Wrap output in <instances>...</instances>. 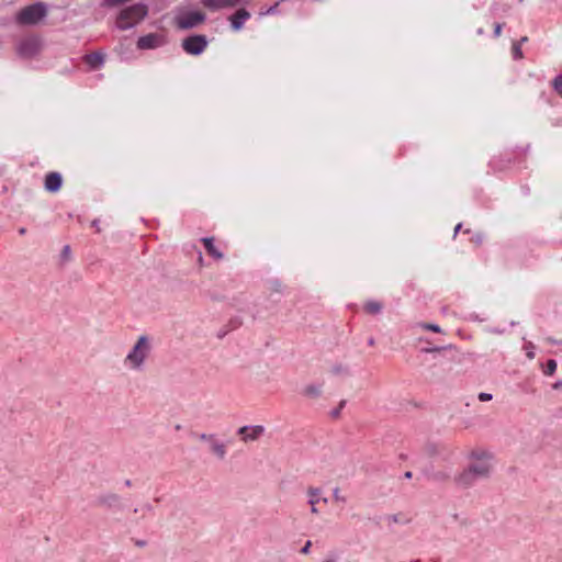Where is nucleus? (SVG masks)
<instances>
[{"label": "nucleus", "mask_w": 562, "mask_h": 562, "mask_svg": "<svg viewBox=\"0 0 562 562\" xmlns=\"http://www.w3.org/2000/svg\"><path fill=\"white\" fill-rule=\"evenodd\" d=\"M420 327L426 329V330L434 331V333H440L441 331V328L438 325H436V324L423 323V324H420Z\"/></svg>", "instance_id": "nucleus-23"}, {"label": "nucleus", "mask_w": 562, "mask_h": 562, "mask_svg": "<svg viewBox=\"0 0 562 562\" xmlns=\"http://www.w3.org/2000/svg\"><path fill=\"white\" fill-rule=\"evenodd\" d=\"M63 183V179L60 173L58 172H49L45 177L44 187L48 192H57Z\"/></svg>", "instance_id": "nucleus-15"}, {"label": "nucleus", "mask_w": 562, "mask_h": 562, "mask_svg": "<svg viewBox=\"0 0 562 562\" xmlns=\"http://www.w3.org/2000/svg\"><path fill=\"white\" fill-rule=\"evenodd\" d=\"M19 233H20L21 235H24V234L26 233V229H25L24 227H22V228H20V229H19Z\"/></svg>", "instance_id": "nucleus-40"}, {"label": "nucleus", "mask_w": 562, "mask_h": 562, "mask_svg": "<svg viewBox=\"0 0 562 562\" xmlns=\"http://www.w3.org/2000/svg\"><path fill=\"white\" fill-rule=\"evenodd\" d=\"M321 393H322V389L319 385L311 384L304 389V394L310 397H318L321 395Z\"/></svg>", "instance_id": "nucleus-19"}, {"label": "nucleus", "mask_w": 562, "mask_h": 562, "mask_svg": "<svg viewBox=\"0 0 562 562\" xmlns=\"http://www.w3.org/2000/svg\"><path fill=\"white\" fill-rule=\"evenodd\" d=\"M241 0H201L202 4L211 11L232 9L237 7Z\"/></svg>", "instance_id": "nucleus-12"}, {"label": "nucleus", "mask_w": 562, "mask_h": 562, "mask_svg": "<svg viewBox=\"0 0 562 562\" xmlns=\"http://www.w3.org/2000/svg\"><path fill=\"white\" fill-rule=\"evenodd\" d=\"M47 14V7L43 2H35L23 8L16 15V21L23 25H35Z\"/></svg>", "instance_id": "nucleus-4"}, {"label": "nucleus", "mask_w": 562, "mask_h": 562, "mask_svg": "<svg viewBox=\"0 0 562 562\" xmlns=\"http://www.w3.org/2000/svg\"><path fill=\"white\" fill-rule=\"evenodd\" d=\"M333 496H334L335 501H337V502H342V503L346 502L345 497H342L340 495L339 488H337V487L333 491Z\"/></svg>", "instance_id": "nucleus-27"}, {"label": "nucleus", "mask_w": 562, "mask_h": 562, "mask_svg": "<svg viewBox=\"0 0 562 562\" xmlns=\"http://www.w3.org/2000/svg\"><path fill=\"white\" fill-rule=\"evenodd\" d=\"M151 352V340L147 335L137 338L130 351L126 353L123 363L133 372H142Z\"/></svg>", "instance_id": "nucleus-2"}, {"label": "nucleus", "mask_w": 562, "mask_h": 562, "mask_svg": "<svg viewBox=\"0 0 562 562\" xmlns=\"http://www.w3.org/2000/svg\"><path fill=\"white\" fill-rule=\"evenodd\" d=\"M181 46L187 54L198 56L207 47V38L202 34L191 35L182 41Z\"/></svg>", "instance_id": "nucleus-7"}, {"label": "nucleus", "mask_w": 562, "mask_h": 562, "mask_svg": "<svg viewBox=\"0 0 562 562\" xmlns=\"http://www.w3.org/2000/svg\"><path fill=\"white\" fill-rule=\"evenodd\" d=\"M513 55L515 59L522 58V50L519 44H515L513 47Z\"/></svg>", "instance_id": "nucleus-26"}, {"label": "nucleus", "mask_w": 562, "mask_h": 562, "mask_svg": "<svg viewBox=\"0 0 562 562\" xmlns=\"http://www.w3.org/2000/svg\"><path fill=\"white\" fill-rule=\"evenodd\" d=\"M389 520H391L393 522H398L400 521V519H398V517L396 515L390 516Z\"/></svg>", "instance_id": "nucleus-36"}, {"label": "nucleus", "mask_w": 562, "mask_h": 562, "mask_svg": "<svg viewBox=\"0 0 562 562\" xmlns=\"http://www.w3.org/2000/svg\"><path fill=\"white\" fill-rule=\"evenodd\" d=\"M42 49V41L40 37H26L18 44L16 50L19 56L23 58H32Z\"/></svg>", "instance_id": "nucleus-9"}, {"label": "nucleus", "mask_w": 562, "mask_h": 562, "mask_svg": "<svg viewBox=\"0 0 562 562\" xmlns=\"http://www.w3.org/2000/svg\"><path fill=\"white\" fill-rule=\"evenodd\" d=\"M198 438L207 445V450L217 460H224L227 454V447L215 434H200Z\"/></svg>", "instance_id": "nucleus-6"}, {"label": "nucleus", "mask_w": 562, "mask_h": 562, "mask_svg": "<svg viewBox=\"0 0 562 562\" xmlns=\"http://www.w3.org/2000/svg\"><path fill=\"white\" fill-rule=\"evenodd\" d=\"M382 304L378 301H368L366 304H364V310L366 312H368L369 314H379L381 313L382 311Z\"/></svg>", "instance_id": "nucleus-18"}, {"label": "nucleus", "mask_w": 562, "mask_h": 562, "mask_svg": "<svg viewBox=\"0 0 562 562\" xmlns=\"http://www.w3.org/2000/svg\"><path fill=\"white\" fill-rule=\"evenodd\" d=\"M412 562H420V560H414V561H412Z\"/></svg>", "instance_id": "nucleus-45"}, {"label": "nucleus", "mask_w": 562, "mask_h": 562, "mask_svg": "<svg viewBox=\"0 0 562 562\" xmlns=\"http://www.w3.org/2000/svg\"><path fill=\"white\" fill-rule=\"evenodd\" d=\"M306 494H307V497H308L307 503L311 506V513L314 514V515H317L319 512H318L316 505L319 502H323V503L326 504L328 502V499L326 497H322V491L318 487H312V486L308 487L307 491H306Z\"/></svg>", "instance_id": "nucleus-13"}, {"label": "nucleus", "mask_w": 562, "mask_h": 562, "mask_svg": "<svg viewBox=\"0 0 562 562\" xmlns=\"http://www.w3.org/2000/svg\"><path fill=\"white\" fill-rule=\"evenodd\" d=\"M488 331H490V333H493V334H498V335H501V334H503V333H504V330H503V329H499V328H492V329H490Z\"/></svg>", "instance_id": "nucleus-35"}, {"label": "nucleus", "mask_w": 562, "mask_h": 562, "mask_svg": "<svg viewBox=\"0 0 562 562\" xmlns=\"http://www.w3.org/2000/svg\"><path fill=\"white\" fill-rule=\"evenodd\" d=\"M526 41H527V37H522V38L520 40V42H521V43H525Z\"/></svg>", "instance_id": "nucleus-44"}, {"label": "nucleus", "mask_w": 562, "mask_h": 562, "mask_svg": "<svg viewBox=\"0 0 562 562\" xmlns=\"http://www.w3.org/2000/svg\"><path fill=\"white\" fill-rule=\"evenodd\" d=\"M70 254V247L66 245L63 249V256L68 257Z\"/></svg>", "instance_id": "nucleus-34"}, {"label": "nucleus", "mask_w": 562, "mask_h": 562, "mask_svg": "<svg viewBox=\"0 0 562 562\" xmlns=\"http://www.w3.org/2000/svg\"><path fill=\"white\" fill-rule=\"evenodd\" d=\"M266 429L262 425L243 426L238 428L237 434L240 436L243 442H251L258 440Z\"/></svg>", "instance_id": "nucleus-10"}, {"label": "nucleus", "mask_w": 562, "mask_h": 562, "mask_svg": "<svg viewBox=\"0 0 562 562\" xmlns=\"http://www.w3.org/2000/svg\"><path fill=\"white\" fill-rule=\"evenodd\" d=\"M404 475H405V477L411 479L412 477V472H406Z\"/></svg>", "instance_id": "nucleus-42"}, {"label": "nucleus", "mask_w": 562, "mask_h": 562, "mask_svg": "<svg viewBox=\"0 0 562 562\" xmlns=\"http://www.w3.org/2000/svg\"><path fill=\"white\" fill-rule=\"evenodd\" d=\"M368 344H369L370 346H373V345H374V339H373V338H370V339H369V341H368Z\"/></svg>", "instance_id": "nucleus-41"}, {"label": "nucleus", "mask_w": 562, "mask_h": 562, "mask_svg": "<svg viewBox=\"0 0 562 562\" xmlns=\"http://www.w3.org/2000/svg\"><path fill=\"white\" fill-rule=\"evenodd\" d=\"M205 19V14L200 11L178 10L175 15V23L180 30H190L202 24Z\"/></svg>", "instance_id": "nucleus-5"}, {"label": "nucleus", "mask_w": 562, "mask_h": 562, "mask_svg": "<svg viewBox=\"0 0 562 562\" xmlns=\"http://www.w3.org/2000/svg\"><path fill=\"white\" fill-rule=\"evenodd\" d=\"M442 349H443V347H429V348H424L423 351L426 353H431V352L440 351Z\"/></svg>", "instance_id": "nucleus-30"}, {"label": "nucleus", "mask_w": 562, "mask_h": 562, "mask_svg": "<svg viewBox=\"0 0 562 562\" xmlns=\"http://www.w3.org/2000/svg\"><path fill=\"white\" fill-rule=\"evenodd\" d=\"M479 400L481 402L491 401L492 400V394L482 392V393L479 394Z\"/></svg>", "instance_id": "nucleus-29"}, {"label": "nucleus", "mask_w": 562, "mask_h": 562, "mask_svg": "<svg viewBox=\"0 0 562 562\" xmlns=\"http://www.w3.org/2000/svg\"><path fill=\"white\" fill-rule=\"evenodd\" d=\"M323 562H335V561H334V560H331V559H326V560H324Z\"/></svg>", "instance_id": "nucleus-43"}, {"label": "nucleus", "mask_w": 562, "mask_h": 562, "mask_svg": "<svg viewBox=\"0 0 562 562\" xmlns=\"http://www.w3.org/2000/svg\"><path fill=\"white\" fill-rule=\"evenodd\" d=\"M461 226L462 225L460 223L456 226V228H454V236L458 234V232L460 231Z\"/></svg>", "instance_id": "nucleus-39"}, {"label": "nucleus", "mask_w": 562, "mask_h": 562, "mask_svg": "<svg viewBox=\"0 0 562 562\" xmlns=\"http://www.w3.org/2000/svg\"><path fill=\"white\" fill-rule=\"evenodd\" d=\"M502 32V24L497 23L494 29L495 36H499Z\"/></svg>", "instance_id": "nucleus-32"}, {"label": "nucleus", "mask_w": 562, "mask_h": 562, "mask_svg": "<svg viewBox=\"0 0 562 562\" xmlns=\"http://www.w3.org/2000/svg\"><path fill=\"white\" fill-rule=\"evenodd\" d=\"M168 38L164 33H148L138 37L136 46L140 50L156 49L165 46Z\"/></svg>", "instance_id": "nucleus-8"}, {"label": "nucleus", "mask_w": 562, "mask_h": 562, "mask_svg": "<svg viewBox=\"0 0 562 562\" xmlns=\"http://www.w3.org/2000/svg\"><path fill=\"white\" fill-rule=\"evenodd\" d=\"M345 371H346V369H345V368H342V367H340V366H339V367H334V368H333V372H334V373H336V374L342 373V372H345Z\"/></svg>", "instance_id": "nucleus-33"}, {"label": "nucleus", "mask_w": 562, "mask_h": 562, "mask_svg": "<svg viewBox=\"0 0 562 562\" xmlns=\"http://www.w3.org/2000/svg\"><path fill=\"white\" fill-rule=\"evenodd\" d=\"M92 226H93V227H97V231H98V232L100 231V228H99V221H98V220H94V221L92 222Z\"/></svg>", "instance_id": "nucleus-37"}, {"label": "nucleus", "mask_w": 562, "mask_h": 562, "mask_svg": "<svg viewBox=\"0 0 562 562\" xmlns=\"http://www.w3.org/2000/svg\"><path fill=\"white\" fill-rule=\"evenodd\" d=\"M130 1L131 0H103V4L106 7H116L119 4H123Z\"/></svg>", "instance_id": "nucleus-25"}, {"label": "nucleus", "mask_w": 562, "mask_h": 562, "mask_svg": "<svg viewBox=\"0 0 562 562\" xmlns=\"http://www.w3.org/2000/svg\"><path fill=\"white\" fill-rule=\"evenodd\" d=\"M278 7H279V2H277L274 5L270 7L266 12H263L262 14L265 15H269V14H274L278 12Z\"/></svg>", "instance_id": "nucleus-28"}, {"label": "nucleus", "mask_w": 562, "mask_h": 562, "mask_svg": "<svg viewBox=\"0 0 562 562\" xmlns=\"http://www.w3.org/2000/svg\"><path fill=\"white\" fill-rule=\"evenodd\" d=\"M553 88L557 92L559 93H562V74L558 75L554 79H553Z\"/></svg>", "instance_id": "nucleus-22"}, {"label": "nucleus", "mask_w": 562, "mask_h": 562, "mask_svg": "<svg viewBox=\"0 0 562 562\" xmlns=\"http://www.w3.org/2000/svg\"><path fill=\"white\" fill-rule=\"evenodd\" d=\"M148 15V5L138 2L122 9L116 18V27L126 31L139 24Z\"/></svg>", "instance_id": "nucleus-3"}, {"label": "nucleus", "mask_w": 562, "mask_h": 562, "mask_svg": "<svg viewBox=\"0 0 562 562\" xmlns=\"http://www.w3.org/2000/svg\"><path fill=\"white\" fill-rule=\"evenodd\" d=\"M202 241H203L207 252L211 256H213L216 259H222L223 258V254L221 251H218V249L215 247L214 240H213L212 237L202 238Z\"/></svg>", "instance_id": "nucleus-17"}, {"label": "nucleus", "mask_w": 562, "mask_h": 562, "mask_svg": "<svg viewBox=\"0 0 562 562\" xmlns=\"http://www.w3.org/2000/svg\"><path fill=\"white\" fill-rule=\"evenodd\" d=\"M553 387H554V389H560V387H562V381H558V382H555V383L553 384Z\"/></svg>", "instance_id": "nucleus-38"}, {"label": "nucleus", "mask_w": 562, "mask_h": 562, "mask_svg": "<svg viewBox=\"0 0 562 562\" xmlns=\"http://www.w3.org/2000/svg\"><path fill=\"white\" fill-rule=\"evenodd\" d=\"M85 59H86V63L92 69H98V68L102 67L104 64V55L102 53H92V54L86 55Z\"/></svg>", "instance_id": "nucleus-16"}, {"label": "nucleus", "mask_w": 562, "mask_h": 562, "mask_svg": "<svg viewBox=\"0 0 562 562\" xmlns=\"http://www.w3.org/2000/svg\"><path fill=\"white\" fill-rule=\"evenodd\" d=\"M494 457L483 449L473 450L469 454V463L454 477V482L462 488L473 486L477 481L487 479L493 470Z\"/></svg>", "instance_id": "nucleus-1"}, {"label": "nucleus", "mask_w": 562, "mask_h": 562, "mask_svg": "<svg viewBox=\"0 0 562 562\" xmlns=\"http://www.w3.org/2000/svg\"><path fill=\"white\" fill-rule=\"evenodd\" d=\"M525 350H526V355L529 359H533L535 358V345L532 342H527L525 345Z\"/></svg>", "instance_id": "nucleus-24"}, {"label": "nucleus", "mask_w": 562, "mask_h": 562, "mask_svg": "<svg viewBox=\"0 0 562 562\" xmlns=\"http://www.w3.org/2000/svg\"><path fill=\"white\" fill-rule=\"evenodd\" d=\"M449 477V474L446 472H436L430 475V479L436 482L446 481Z\"/></svg>", "instance_id": "nucleus-21"}, {"label": "nucleus", "mask_w": 562, "mask_h": 562, "mask_svg": "<svg viewBox=\"0 0 562 562\" xmlns=\"http://www.w3.org/2000/svg\"><path fill=\"white\" fill-rule=\"evenodd\" d=\"M120 504H121V498L115 493H103V494H100L95 498L97 506L108 508V509L117 508L120 506Z\"/></svg>", "instance_id": "nucleus-11"}, {"label": "nucleus", "mask_w": 562, "mask_h": 562, "mask_svg": "<svg viewBox=\"0 0 562 562\" xmlns=\"http://www.w3.org/2000/svg\"><path fill=\"white\" fill-rule=\"evenodd\" d=\"M250 18V13L246 9L237 10L231 18V25L233 30L239 31L243 29L244 23Z\"/></svg>", "instance_id": "nucleus-14"}, {"label": "nucleus", "mask_w": 562, "mask_h": 562, "mask_svg": "<svg viewBox=\"0 0 562 562\" xmlns=\"http://www.w3.org/2000/svg\"><path fill=\"white\" fill-rule=\"evenodd\" d=\"M557 367H558V364H557L555 360H553V359L548 360L547 367L544 370V374L552 375L555 372Z\"/></svg>", "instance_id": "nucleus-20"}, {"label": "nucleus", "mask_w": 562, "mask_h": 562, "mask_svg": "<svg viewBox=\"0 0 562 562\" xmlns=\"http://www.w3.org/2000/svg\"><path fill=\"white\" fill-rule=\"evenodd\" d=\"M312 546V542L308 540L306 541V543L304 544V547L301 549V553L303 554H308L310 553V548Z\"/></svg>", "instance_id": "nucleus-31"}]
</instances>
